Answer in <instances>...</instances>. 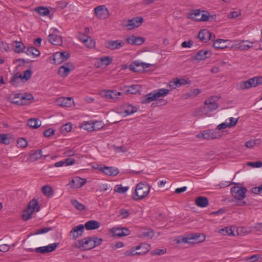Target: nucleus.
Returning a JSON list of instances; mask_svg holds the SVG:
<instances>
[{"label":"nucleus","instance_id":"nucleus-1","mask_svg":"<svg viewBox=\"0 0 262 262\" xmlns=\"http://www.w3.org/2000/svg\"><path fill=\"white\" fill-rule=\"evenodd\" d=\"M102 242V238L96 236L87 237L78 241L76 246L82 250H88L100 245Z\"/></svg>","mask_w":262,"mask_h":262},{"label":"nucleus","instance_id":"nucleus-2","mask_svg":"<svg viewBox=\"0 0 262 262\" xmlns=\"http://www.w3.org/2000/svg\"><path fill=\"white\" fill-rule=\"evenodd\" d=\"M217 103L215 102L213 97H211L206 99L204 102V106L197 109L193 113V116L201 115H207L218 108Z\"/></svg>","mask_w":262,"mask_h":262},{"label":"nucleus","instance_id":"nucleus-3","mask_svg":"<svg viewBox=\"0 0 262 262\" xmlns=\"http://www.w3.org/2000/svg\"><path fill=\"white\" fill-rule=\"evenodd\" d=\"M169 92V90L166 89H160L154 90L143 96L141 99V102L143 104L149 103L160 97L166 96Z\"/></svg>","mask_w":262,"mask_h":262},{"label":"nucleus","instance_id":"nucleus-4","mask_svg":"<svg viewBox=\"0 0 262 262\" xmlns=\"http://www.w3.org/2000/svg\"><path fill=\"white\" fill-rule=\"evenodd\" d=\"M150 186L147 183L140 182L136 185L133 193V199L138 201L143 199L149 193Z\"/></svg>","mask_w":262,"mask_h":262},{"label":"nucleus","instance_id":"nucleus-5","mask_svg":"<svg viewBox=\"0 0 262 262\" xmlns=\"http://www.w3.org/2000/svg\"><path fill=\"white\" fill-rule=\"evenodd\" d=\"M39 210V206L38 202L35 199L32 200L28 205L27 208L24 210L22 215L23 219L24 221L29 220L31 217L33 213L35 211H38Z\"/></svg>","mask_w":262,"mask_h":262},{"label":"nucleus","instance_id":"nucleus-6","mask_svg":"<svg viewBox=\"0 0 262 262\" xmlns=\"http://www.w3.org/2000/svg\"><path fill=\"white\" fill-rule=\"evenodd\" d=\"M262 84V76L254 77L245 81H242L239 83L241 89H248L252 87H255Z\"/></svg>","mask_w":262,"mask_h":262},{"label":"nucleus","instance_id":"nucleus-7","mask_svg":"<svg viewBox=\"0 0 262 262\" xmlns=\"http://www.w3.org/2000/svg\"><path fill=\"white\" fill-rule=\"evenodd\" d=\"M144 21L142 17L138 16L123 21V26L127 30H132L141 26Z\"/></svg>","mask_w":262,"mask_h":262},{"label":"nucleus","instance_id":"nucleus-8","mask_svg":"<svg viewBox=\"0 0 262 262\" xmlns=\"http://www.w3.org/2000/svg\"><path fill=\"white\" fill-rule=\"evenodd\" d=\"M100 95L108 100H112L113 101H116L120 99V96L122 94L117 92L116 90H102L100 93Z\"/></svg>","mask_w":262,"mask_h":262},{"label":"nucleus","instance_id":"nucleus-9","mask_svg":"<svg viewBox=\"0 0 262 262\" xmlns=\"http://www.w3.org/2000/svg\"><path fill=\"white\" fill-rule=\"evenodd\" d=\"M58 30L52 28L48 36V40L52 45L60 46L62 44V37L58 34Z\"/></svg>","mask_w":262,"mask_h":262},{"label":"nucleus","instance_id":"nucleus-10","mask_svg":"<svg viewBox=\"0 0 262 262\" xmlns=\"http://www.w3.org/2000/svg\"><path fill=\"white\" fill-rule=\"evenodd\" d=\"M247 189L245 187L234 186L231 189V192L233 198L238 200H242L245 198Z\"/></svg>","mask_w":262,"mask_h":262},{"label":"nucleus","instance_id":"nucleus-11","mask_svg":"<svg viewBox=\"0 0 262 262\" xmlns=\"http://www.w3.org/2000/svg\"><path fill=\"white\" fill-rule=\"evenodd\" d=\"M205 235L200 233L191 234L185 236V239H186V243L187 244L202 242L205 240Z\"/></svg>","mask_w":262,"mask_h":262},{"label":"nucleus","instance_id":"nucleus-12","mask_svg":"<svg viewBox=\"0 0 262 262\" xmlns=\"http://www.w3.org/2000/svg\"><path fill=\"white\" fill-rule=\"evenodd\" d=\"M70 57L68 52H57L54 54L53 60L56 64H59L67 60Z\"/></svg>","mask_w":262,"mask_h":262},{"label":"nucleus","instance_id":"nucleus-13","mask_svg":"<svg viewBox=\"0 0 262 262\" xmlns=\"http://www.w3.org/2000/svg\"><path fill=\"white\" fill-rule=\"evenodd\" d=\"M74 69V66L71 62H67L59 68L58 74L61 77H66Z\"/></svg>","mask_w":262,"mask_h":262},{"label":"nucleus","instance_id":"nucleus-14","mask_svg":"<svg viewBox=\"0 0 262 262\" xmlns=\"http://www.w3.org/2000/svg\"><path fill=\"white\" fill-rule=\"evenodd\" d=\"M94 10L96 16L99 19H106L110 15L108 10L103 5L98 6Z\"/></svg>","mask_w":262,"mask_h":262},{"label":"nucleus","instance_id":"nucleus-15","mask_svg":"<svg viewBox=\"0 0 262 262\" xmlns=\"http://www.w3.org/2000/svg\"><path fill=\"white\" fill-rule=\"evenodd\" d=\"M110 231L113 236L121 237L130 234V231L125 227H114Z\"/></svg>","mask_w":262,"mask_h":262},{"label":"nucleus","instance_id":"nucleus-16","mask_svg":"<svg viewBox=\"0 0 262 262\" xmlns=\"http://www.w3.org/2000/svg\"><path fill=\"white\" fill-rule=\"evenodd\" d=\"M56 104L62 107H70L74 105V102L71 97H61L56 101Z\"/></svg>","mask_w":262,"mask_h":262},{"label":"nucleus","instance_id":"nucleus-17","mask_svg":"<svg viewBox=\"0 0 262 262\" xmlns=\"http://www.w3.org/2000/svg\"><path fill=\"white\" fill-rule=\"evenodd\" d=\"M84 231V225H79L74 227L70 232V237L72 239H76L81 236Z\"/></svg>","mask_w":262,"mask_h":262},{"label":"nucleus","instance_id":"nucleus-18","mask_svg":"<svg viewBox=\"0 0 262 262\" xmlns=\"http://www.w3.org/2000/svg\"><path fill=\"white\" fill-rule=\"evenodd\" d=\"M58 243H53L46 246L40 247L35 248V252L40 253H47L54 251L57 247Z\"/></svg>","mask_w":262,"mask_h":262},{"label":"nucleus","instance_id":"nucleus-19","mask_svg":"<svg viewBox=\"0 0 262 262\" xmlns=\"http://www.w3.org/2000/svg\"><path fill=\"white\" fill-rule=\"evenodd\" d=\"M86 182V180L85 179L76 177L70 182L69 185L72 188H79L83 186Z\"/></svg>","mask_w":262,"mask_h":262},{"label":"nucleus","instance_id":"nucleus-20","mask_svg":"<svg viewBox=\"0 0 262 262\" xmlns=\"http://www.w3.org/2000/svg\"><path fill=\"white\" fill-rule=\"evenodd\" d=\"M124 45L121 40H108L106 42V47L112 50L119 49Z\"/></svg>","mask_w":262,"mask_h":262},{"label":"nucleus","instance_id":"nucleus-21","mask_svg":"<svg viewBox=\"0 0 262 262\" xmlns=\"http://www.w3.org/2000/svg\"><path fill=\"white\" fill-rule=\"evenodd\" d=\"M99 169L105 174L111 177H115L119 173V170L117 168L112 166H104L100 167Z\"/></svg>","mask_w":262,"mask_h":262},{"label":"nucleus","instance_id":"nucleus-22","mask_svg":"<svg viewBox=\"0 0 262 262\" xmlns=\"http://www.w3.org/2000/svg\"><path fill=\"white\" fill-rule=\"evenodd\" d=\"M126 41L128 44L134 45H140L145 41V39L142 37H136L132 35L127 38L126 39Z\"/></svg>","mask_w":262,"mask_h":262},{"label":"nucleus","instance_id":"nucleus-23","mask_svg":"<svg viewBox=\"0 0 262 262\" xmlns=\"http://www.w3.org/2000/svg\"><path fill=\"white\" fill-rule=\"evenodd\" d=\"M99 61L96 64L97 68H100L103 66H107L112 62L113 59L108 56H104L99 59Z\"/></svg>","mask_w":262,"mask_h":262},{"label":"nucleus","instance_id":"nucleus-24","mask_svg":"<svg viewBox=\"0 0 262 262\" xmlns=\"http://www.w3.org/2000/svg\"><path fill=\"white\" fill-rule=\"evenodd\" d=\"M100 224L99 222L95 220H91L85 223L84 228L85 227L88 230H95L100 227Z\"/></svg>","mask_w":262,"mask_h":262},{"label":"nucleus","instance_id":"nucleus-25","mask_svg":"<svg viewBox=\"0 0 262 262\" xmlns=\"http://www.w3.org/2000/svg\"><path fill=\"white\" fill-rule=\"evenodd\" d=\"M154 236V232L150 229H145L141 231L139 234V237L140 238H146L148 239L152 238Z\"/></svg>","mask_w":262,"mask_h":262},{"label":"nucleus","instance_id":"nucleus-26","mask_svg":"<svg viewBox=\"0 0 262 262\" xmlns=\"http://www.w3.org/2000/svg\"><path fill=\"white\" fill-rule=\"evenodd\" d=\"M125 89V91L127 93L136 94L140 92L141 86L139 84H134L130 86H126Z\"/></svg>","mask_w":262,"mask_h":262},{"label":"nucleus","instance_id":"nucleus-27","mask_svg":"<svg viewBox=\"0 0 262 262\" xmlns=\"http://www.w3.org/2000/svg\"><path fill=\"white\" fill-rule=\"evenodd\" d=\"M136 249L141 251L138 252V255H144L149 252L151 249L150 244L146 243H141L140 245L136 246Z\"/></svg>","mask_w":262,"mask_h":262},{"label":"nucleus","instance_id":"nucleus-28","mask_svg":"<svg viewBox=\"0 0 262 262\" xmlns=\"http://www.w3.org/2000/svg\"><path fill=\"white\" fill-rule=\"evenodd\" d=\"M196 205L199 207L204 208L208 206V200L205 196H199L195 200Z\"/></svg>","mask_w":262,"mask_h":262},{"label":"nucleus","instance_id":"nucleus-29","mask_svg":"<svg viewBox=\"0 0 262 262\" xmlns=\"http://www.w3.org/2000/svg\"><path fill=\"white\" fill-rule=\"evenodd\" d=\"M210 55L211 53L210 52L206 50H200L197 53L194 58L196 60L201 61L206 59Z\"/></svg>","mask_w":262,"mask_h":262},{"label":"nucleus","instance_id":"nucleus-30","mask_svg":"<svg viewBox=\"0 0 262 262\" xmlns=\"http://www.w3.org/2000/svg\"><path fill=\"white\" fill-rule=\"evenodd\" d=\"M210 36V32L206 29L201 30L198 33L199 38L204 42H207Z\"/></svg>","mask_w":262,"mask_h":262},{"label":"nucleus","instance_id":"nucleus-31","mask_svg":"<svg viewBox=\"0 0 262 262\" xmlns=\"http://www.w3.org/2000/svg\"><path fill=\"white\" fill-rule=\"evenodd\" d=\"M42 157V150L41 149L36 150L29 155V158L31 161H35L41 159Z\"/></svg>","mask_w":262,"mask_h":262},{"label":"nucleus","instance_id":"nucleus-32","mask_svg":"<svg viewBox=\"0 0 262 262\" xmlns=\"http://www.w3.org/2000/svg\"><path fill=\"white\" fill-rule=\"evenodd\" d=\"M25 97H22L20 94H17L14 95V99L11 101V102L18 105H26L27 102H25Z\"/></svg>","mask_w":262,"mask_h":262},{"label":"nucleus","instance_id":"nucleus-33","mask_svg":"<svg viewBox=\"0 0 262 262\" xmlns=\"http://www.w3.org/2000/svg\"><path fill=\"white\" fill-rule=\"evenodd\" d=\"M12 45L16 53L23 52L25 49V46L21 41H14L13 42Z\"/></svg>","mask_w":262,"mask_h":262},{"label":"nucleus","instance_id":"nucleus-34","mask_svg":"<svg viewBox=\"0 0 262 262\" xmlns=\"http://www.w3.org/2000/svg\"><path fill=\"white\" fill-rule=\"evenodd\" d=\"M227 40L219 39L216 40L213 44V46L217 49H223L227 47V45H226Z\"/></svg>","mask_w":262,"mask_h":262},{"label":"nucleus","instance_id":"nucleus-35","mask_svg":"<svg viewBox=\"0 0 262 262\" xmlns=\"http://www.w3.org/2000/svg\"><path fill=\"white\" fill-rule=\"evenodd\" d=\"M253 42L249 40H243L239 43L238 48L241 50L245 51L252 48Z\"/></svg>","mask_w":262,"mask_h":262},{"label":"nucleus","instance_id":"nucleus-36","mask_svg":"<svg viewBox=\"0 0 262 262\" xmlns=\"http://www.w3.org/2000/svg\"><path fill=\"white\" fill-rule=\"evenodd\" d=\"M140 67H142V62L136 60L132 62L129 66L130 71L134 72H139L141 70Z\"/></svg>","mask_w":262,"mask_h":262},{"label":"nucleus","instance_id":"nucleus-37","mask_svg":"<svg viewBox=\"0 0 262 262\" xmlns=\"http://www.w3.org/2000/svg\"><path fill=\"white\" fill-rule=\"evenodd\" d=\"M201 91L199 89H194L191 90L187 94H185L184 97L185 99L193 98L200 94Z\"/></svg>","mask_w":262,"mask_h":262},{"label":"nucleus","instance_id":"nucleus-38","mask_svg":"<svg viewBox=\"0 0 262 262\" xmlns=\"http://www.w3.org/2000/svg\"><path fill=\"white\" fill-rule=\"evenodd\" d=\"M25 52L28 55H32L33 57H37L40 55L39 51L33 47L27 48Z\"/></svg>","mask_w":262,"mask_h":262},{"label":"nucleus","instance_id":"nucleus-39","mask_svg":"<svg viewBox=\"0 0 262 262\" xmlns=\"http://www.w3.org/2000/svg\"><path fill=\"white\" fill-rule=\"evenodd\" d=\"M27 124L30 127L35 128L41 125V122L38 119L31 118L28 120Z\"/></svg>","mask_w":262,"mask_h":262},{"label":"nucleus","instance_id":"nucleus-40","mask_svg":"<svg viewBox=\"0 0 262 262\" xmlns=\"http://www.w3.org/2000/svg\"><path fill=\"white\" fill-rule=\"evenodd\" d=\"M202 13L199 9L194 10L189 14V18L196 21H200Z\"/></svg>","mask_w":262,"mask_h":262},{"label":"nucleus","instance_id":"nucleus-41","mask_svg":"<svg viewBox=\"0 0 262 262\" xmlns=\"http://www.w3.org/2000/svg\"><path fill=\"white\" fill-rule=\"evenodd\" d=\"M137 111V108L130 104H127L124 106V112L126 115L133 114Z\"/></svg>","mask_w":262,"mask_h":262},{"label":"nucleus","instance_id":"nucleus-42","mask_svg":"<svg viewBox=\"0 0 262 262\" xmlns=\"http://www.w3.org/2000/svg\"><path fill=\"white\" fill-rule=\"evenodd\" d=\"M219 233L224 235H233V231L230 227L222 228L219 230Z\"/></svg>","mask_w":262,"mask_h":262},{"label":"nucleus","instance_id":"nucleus-43","mask_svg":"<svg viewBox=\"0 0 262 262\" xmlns=\"http://www.w3.org/2000/svg\"><path fill=\"white\" fill-rule=\"evenodd\" d=\"M35 11L41 16H47L50 13V10L44 7H39L36 8Z\"/></svg>","mask_w":262,"mask_h":262},{"label":"nucleus","instance_id":"nucleus-44","mask_svg":"<svg viewBox=\"0 0 262 262\" xmlns=\"http://www.w3.org/2000/svg\"><path fill=\"white\" fill-rule=\"evenodd\" d=\"M196 136L199 138H202L206 140H211L210 129L205 130L203 133L198 134Z\"/></svg>","mask_w":262,"mask_h":262},{"label":"nucleus","instance_id":"nucleus-45","mask_svg":"<svg viewBox=\"0 0 262 262\" xmlns=\"http://www.w3.org/2000/svg\"><path fill=\"white\" fill-rule=\"evenodd\" d=\"M41 190L42 193L46 196H51L53 195V191L49 186H43Z\"/></svg>","mask_w":262,"mask_h":262},{"label":"nucleus","instance_id":"nucleus-46","mask_svg":"<svg viewBox=\"0 0 262 262\" xmlns=\"http://www.w3.org/2000/svg\"><path fill=\"white\" fill-rule=\"evenodd\" d=\"M8 134H0V143L9 145L11 143Z\"/></svg>","mask_w":262,"mask_h":262},{"label":"nucleus","instance_id":"nucleus-47","mask_svg":"<svg viewBox=\"0 0 262 262\" xmlns=\"http://www.w3.org/2000/svg\"><path fill=\"white\" fill-rule=\"evenodd\" d=\"M71 204L75 208H76L78 210L81 211L85 209V206L83 204L79 203L76 200H72Z\"/></svg>","mask_w":262,"mask_h":262},{"label":"nucleus","instance_id":"nucleus-48","mask_svg":"<svg viewBox=\"0 0 262 262\" xmlns=\"http://www.w3.org/2000/svg\"><path fill=\"white\" fill-rule=\"evenodd\" d=\"M72 128V125L71 123H67L62 125L60 128L61 133L62 134H66L70 132Z\"/></svg>","mask_w":262,"mask_h":262},{"label":"nucleus","instance_id":"nucleus-49","mask_svg":"<svg viewBox=\"0 0 262 262\" xmlns=\"http://www.w3.org/2000/svg\"><path fill=\"white\" fill-rule=\"evenodd\" d=\"M21 81L23 80L21 79V75H15L12 77L10 82L13 85L16 86Z\"/></svg>","mask_w":262,"mask_h":262},{"label":"nucleus","instance_id":"nucleus-50","mask_svg":"<svg viewBox=\"0 0 262 262\" xmlns=\"http://www.w3.org/2000/svg\"><path fill=\"white\" fill-rule=\"evenodd\" d=\"M128 187H123L121 185H117L114 188V191L119 193H124L127 191Z\"/></svg>","mask_w":262,"mask_h":262},{"label":"nucleus","instance_id":"nucleus-51","mask_svg":"<svg viewBox=\"0 0 262 262\" xmlns=\"http://www.w3.org/2000/svg\"><path fill=\"white\" fill-rule=\"evenodd\" d=\"M211 139H219L222 137V134L216 128L215 130L210 129Z\"/></svg>","mask_w":262,"mask_h":262},{"label":"nucleus","instance_id":"nucleus-52","mask_svg":"<svg viewBox=\"0 0 262 262\" xmlns=\"http://www.w3.org/2000/svg\"><path fill=\"white\" fill-rule=\"evenodd\" d=\"M21 75V79L23 81L25 80V81H27L28 79H29L31 76L32 75V72L31 70H27L24 72V74H20Z\"/></svg>","mask_w":262,"mask_h":262},{"label":"nucleus","instance_id":"nucleus-53","mask_svg":"<svg viewBox=\"0 0 262 262\" xmlns=\"http://www.w3.org/2000/svg\"><path fill=\"white\" fill-rule=\"evenodd\" d=\"M17 144L18 147L24 148L27 146L28 142L25 139L20 138L17 139Z\"/></svg>","mask_w":262,"mask_h":262},{"label":"nucleus","instance_id":"nucleus-54","mask_svg":"<svg viewBox=\"0 0 262 262\" xmlns=\"http://www.w3.org/2000/svg\"><path fill=\"white\" fill-rule=\"evenodd\" d=\"M138 249H136V246L133 247L130 250H127L124 252V255L126 256H134L138 255V252L136 251Z\"/></svg>","mask_w":262,"mask_h":262},{"label":"nucleus","instance_id":"nucleus-55","mask_svg":"<svg viewBox=\"0 0 262 262\" xmlns=\"http://www.w3.org/2000/svg\"><path fill=\"white\" fill-rule=\"evenodd\" d=\"M86 38V39L85 40L84 42L83 43H84L86 47L91 48L95 46V42L91 37L89 36V38Z\"/></svg>","mask_w":262,"mask_h":262},{"label":"nucleus","instance_id":"nucleus-56","mask_svg":"<svg viewBox=\"0 0 262 262\" xmlns=\"http://www.w3.org/2000/svg\"><path fill=\"white\" fill-rule=\"evenodd\" d=\"M52 229L51 227H44L36 230L35 232L33 234L34 235H38L40 234L46 233Z\"/></svg>","mask_w":262,"mask_h":262},{"label":"nucleus","instance_id":"nucleus-57","mask_svg":"<svg viewBox=\"0 0 262 262\" xmlns=\"http://www.w3.org/2000/svg\"><path fill=\"white\" fill-rule=\"evenodd\" d=\"M104 123L101 121H96L93 122L94 130H99L102 128L104 126Z\"/></svg>","mask_w":262,"mask_h":262},{"label":"nucleus","instance_id":"nucleus-58","mask_svg":"<svg viewBox=\"0 0 262 262\" xmlns=\"http://www.w3.org/2000/svg\"><path fill=\"white\" fill-rule=\"evenodd\" d=\"M82 127L84 129L86 130L88 132H92L94 130L93 122H85L83 124Z\"/></svg>","mask_w":262,"mask_h":262},{"label":"nucleus","instance_id":"nucleus-59","mask_svg":"<svg viewBox=\"0 0 262 262\" xmlns=\"http://www.w3.org/2000/svg\"><path fill=\"white\" fill-rule=\"evenodd\" d=\"M166 252V249H156L150 252L151 255H161Z\"/></svg>","mask_w":262,"mask_h":262},{"label":"nucleus","instance_id":"nucleus-60","mask_svg":"<svg viewBox=\"0 0 262 262\" xmlns=\"http://www.w3.org/2000/svg\"><path fill=\"white\" fill-rule=\"evenodd\" d=\"M247 165L252 167L259 168L262 167V162L260 161L249 162L247 163Z\"/></svg>","mask_w":262,"mask_h":262},{"label":"nucleus","instance_id":"nucleus-61","mask_svg":"<svg viewBox=\"0 0 262 262\" xmlns=\"http://www.w3.org/2000/svg\"><path fill=\"white\" fill-rule=\"evenodd\" d=\"M260 257V255L259 254H255L252 256L246 258V260L248 262H255L259 259Z\"/></svg>","mask_w":262,"mask_h":262},{"label":"nucleus","instance_id":"nucleus-62","mask_svg":"<svg viewBox=\"0 0 262 262\" xmlns=\"http://www.w3.org/2000/svg\"><path fill=\"white\" fill-rule=\"evenodd\" d=\"M228 120H226V121L225 122L222 123L220 124H219L217 127L216 129L219 130L223 129H225L227 127H229L228 122L227 121Z\"/></svg>","mask_w":262,"mask_h":262},{"label":"nucleus","instance_id":"nucleus-63","mask_svg":"<svg viewBox=\"0 0 262 262\" xmlns=\"http://www.w3.org/2000/svg\"><path fill=\"white\" fill-rule=\"evenodd\" d=\"M228 120H229V122H228L229 127L234 126L236 124L238 121V119L234 118L233 117H231L229 118Z\"/></svg>","mask_w":262,"mask_h":262},{"label":"nucleus","instance_id":"nucleus-64","mask_svg":"<svg viewBox=\"0 0 262 262\" xmlns=\"http://www.w3.org/2000/svg\"><path fill=\"white\" fill-rule=\"evenodd\" d=\"M255 140H249L245 143V146L248 148H252L256 145Z\"/></svg>","mask_w":262,"mask_h":262}]
</instances>
